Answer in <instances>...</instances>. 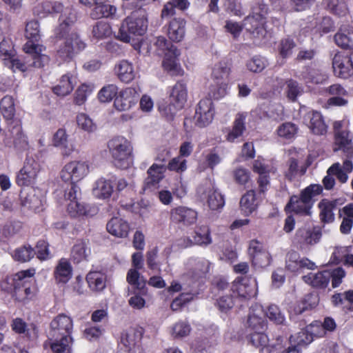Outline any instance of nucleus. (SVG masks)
Segmentation results:
<instances>
[{"instance_id": "f257e3e1", "label": "nucleus", "mask_w": 353, "mask_h": 353, "mask_svg": "<svg viewBox=\"0 0 353 353\" xmlns=\"http://www.w3.org/2000/svg\"><path fill=\"white\" fill-rule=\"evenodd\" d=\"M44 9L48 12L61 13L59 26L55 30L57 37L65 38V41L57 50V55L62 59L72 58L75 54L83 50L85 43L76 32L69 34L70 26L76 20V14L70 7L64 8L59 2L46 3Z\"/></svg>"}, {"instance_id": "f03ea898", "label": "nucleus", "mask_w": 353, "mask_h": 353, "mask_svg": "<svg viewBox=\"0 0 353 353\" xmlns=\"http://www.w3.org/2000/svg\"><path fill=\"white\" fill-rule=\"evenodd\" d=\"M147 12L145 9L137 8L121 23L118 37L122 41L128 43L132 36H141L147 30Z\"/></svg>"}, {"instance_id": "7ed1b4c3", "label": "nucleus", "mask_w": 353, "mask_h": 353, "mask_svg": "<svg viewBox=\"0 0 353 353\" xmlns=\"http://www.w3.org/2000/svg\"><path fill=\"white\" fill-rule=\"evenodd\" d=\"M108 147L116 167L125 170L132 165V146L127 139L115 137L108 141Z\"/></svg>"}, {"instance_id": "20e7f679", "label": "nucleus", "mask_w": 353, "mask_h": 353, "mask_svg": "<svg viewBox=\"0 0 353 353\" xmlns=\"http://www.w3.org/2000/svg\"><path fill=\"white\" fill-rule=\"evenodd\" d=\"M323 188L319 184H312L301 191L300 196L293 195L286 205L296 214L310 216L313 205V197L322 192Z\"/></svg>"}, {"instance_id": "39448f33", "label": "nucleus", "mask_w": 353, "mask_h": 353, "mask_svg": "<svg viewBox=\"0 0 353 353\" xmlns=\"http://www.w3.org/2000/svg\"><path fill=\"white\" fill-rule=\"evenodd\" d=\"M73 330L72 319L64 314L55 316L50 324L48 332V340H57L59 338H72Z\"/></svg>"}, {"instance_id": "423d86ee", "label": "nucleus", "mask_w": 353, "mask_h": 353, "mask_svg": "<svg viewBox=\"0 0 353 353\" xmlns=\"http://www.w3.org/2000/svg\"><path fill=\"white\" fill-rule=\"evenodd\" d=\"M89 173V165L85 161H74L68 163L61 172V179L75 183L83 179Z\"/></svg>"}, {"instance_id": "0eeeda50", "label": "nucleus", "mask_w": 353, "mask_h": 353, "mask_svg": "<svg viewBox=\"0 0 353 353\" xmlns=\"http://www.w3.org/2000/svg\"><path fill=\"white\" fill-rule=\"evenodd\" d=\"M25 52L28 54L26 64L29 67L42 68L49 62L48 56L43 54L45 50L43 46L28 41L23 46Z\"/></svg>"}, {"instance_id": "6e6552de", "label": "nucleus", "mask_w": 353, "mask_h": 353, "mask_svg": "<svg viewBox=\"0 0 353 353\" xmlns=\"http://www.w3.org/2000/svg\"><path fill=\"white\" fill-rule=\"evenodd\" d=\"M39 165L32 158L27 157L23 167L17 176V183L20 186H29L34 183Z\"/></svg>"}, {"instance_id": "1a4fd4ad", "label": "nucleus", "mask_w": 353, "mask_h": 353, "mask_svg": "<svg viewBox=\"0 0 353 353\" xmlns=\"http://www.w3.org/2000/svg\"><path fill=\"white\" fill-rule=\"evenodd\" d=\"M214 116L212 101L210 99H204L199 101L193 117L194 126L203 128L211 123Z\"/></svg>"}, {"instance_id": "9d476101", "label": "nucleus", "mask_w": 353, "mask_h": 353, "mask_svg": "<svg viewBox=\"0 0 353 353\" xmlns=\"http://www.w3.org/2000/svg\"><path fill=\"white\" fill-rule=\"evenodd\" d=\"M197 212L185 206H178L170 210V221L176 224L189 226L196 223Z\"/></svg>"}, {"instance_id": "9b49d317", "label": "nucleus", "mask_w": 353, "mask_h": 353, "mask_svg": "<svg viewBox=\"0 0 353 353\" xmlns=\"http://www.w3.org/2000/svg\"><path fill=\"white\" fill-rule=\"evenodd\" d=\"M245 29L252 34L253 37L262 39L266 37L268 31L265 26V18L261 15L254 14L247 17L244 19Z\"/></svg>"}, {"instance_id": "f8f14e48", "label": "nucleus", "mask_w": 353, "mask_h": 353, "mask_svg": "<svg viewBox=\"0 0 353 353\" xmlns=\"http://www.w3.org/2000/svg\"><path fill=\"white\" fill-rule=\"evenodd\" d=\"M230 291L241 298L250 299L254 296L256 293V282L254 279L248 278L235 280L232 283Z\"/></svg>"}, {"instance_id": "ddd939ff", "label": "nucleus", "mask_w": 353, "mask_h": 353, "mask_svg": "<svg viewBox=\"0 0 353 353\" xmlns=\"http://www.w3.org/2000/svg\"><path fill=\"white\" fill-rule=\"evenodd\" d=\"M334 74L340 78L347 79L353 74V65L350 56L337 53L332 60Z\"/></svg>"}, {"instance_id": "4468645a", "label": "nucleus", "mask_w": 353, "mask_h": 353, "mask_svg": "<svg viewBox=\"0 0 353 353\" xmlns=\"http://www.w3.org/2000/svg\"><path fill=\"white\" fill-rule=\"evenodd\" d=\"M166 169L163 164H152L147 171L148 177L144 181L143 190L152 191L158 188L159 183L164 178Z\"/></svg>"}, {"instance_id": "2eb2a0df", "label": "nucleus", "mask_w": 353, "mask_h": 353, "mask_svg": "<svg viewBox=\"0 0 353 353\" xmlns=\"http://www.w3.org/2000/svg\"><path fill=\"white\" fill-rule=\"evenodd\" d=\"M4 142L7 146H14L19 150L26 149L28 145L27 138L23 132L21 125L19 124L12 126L6 134Z\"/></svg>"}, {"instance_id": "dca6fc26", "label": "nucleus", "mask_w": 353, "mask_h": 353, "mask_svg": "<svg viewBox=\"0 0 353 353\" xmlns=\"http://www.w3.org/2000/svg\"><path fill=\"white\" fill-rule=\"evenodd\" d=\"M334 151H341L345 157L352 159L353 157L352 136L349 130L338 132L334 136Z\"/></svg>"}, {"instance_id": "f3484780", "label": "nucleus", "mask_w": 353, "mask_h": 353, "mask_svg": "<svg viewBox=\"0 0 353 353\" xmlns=\"http://www.w3.org/2000/svg\"><path fill=\"white\" fill-rule=\"evenodd\" d=\"M304 121L313 134L323 135L327 132V126L319 112H308L304 117Z\"/></svg>"}, {"instance_id": "a211bd4d", "label": "nucleus", "mask_w": 353, "mask_h": 353, "mask_svg": "<svg viewBox=\"0 0 353 353\" xmlns=\"http://www.w3.org/2000/svg\"><path fill=\"white\" fill-rule=\"evenodd\" d=\"M77 76L68 72L61 76L57 85L52 88L53 92L60 97H65L72 92L77 83Z\"/></svg>"}, {"instance_id": "6ab92c4d", "label": "nucleus", "mask_w": 353, "mask_h": 353, "mask_svg": "<svg viewBox=\"0 0 353 353\" xmlns=\"http://www.w3.org/2000/svg\"><path fill=\"white\" fill-rule=\"evenodd\" d=\"M20 198L23 207L34 212H39L42 207V200L37 195L36 190L32 187L21 191Z\"/></svg>"}, {"instance_id": "aec40b11", "label": "nucleus", "mask_w": 353, "mask_h": 353, "mask_svg": "<svg viewBox=\"0 0 353 353\" xmlns=\"http://www.w3.org/2000/svg\"><path fill=\"white\" fill-rule=\"evenodd\" d=\"M134 89L128 88L121 91L114 101L115 108L119 111H126L132 108L137 101Z\"/></svg>"}, {"instance_id": "412c9836", "label": "nucleus", "mask_w": 353, "mask_h": 353, "mask_svg": "<svg viewBox=\"0 0 353 353\" xmlns=\"http://www.w3.org/2000/svg\"><path fill=\"white\" fill-rule=\"evenodd\" d=\"M321 237V233L319 230H312L306 228H299L295 235L296 242L300 245H314L317 243Z\"/></svg>"}, {"instance_id": "4be33fe9", "label": "nucleus", "mask_w": 353, "mask_h": 353, "mask_svg": "<svg viewBox=\"0 0 353 353\" xmlns=\"http://www.w3.org/2000/svg\"><path fill=\"white\" fill-rule=\"evenodd\" d=\"M262 314L263 309L261 306H257L256 309L252 310L247 321L248 329L250 332L265 330L266 323L262 317Z\"/></svg>"}, {"instance_id": "5701e85b", "label": "nucleus", "mask_w": 353, "mask_h": 353, "mask_svg": "<svg viewBox=\"0 0 353 353\" xmlns=\"http://www.w3.org/2000/svg\"><path fill=\"white\" fill-rule=\"evenodd\" d=\"M106 228L108 232L119 238L126 237L129 232L128 223L119 217H113L107 223Z\"/></svg>"}, {"instance_id": "b1692460", "label": "nucleus", "mask_w": 353, "mask_h": 353, "mask_svg": "<svg viewBox=\"0 0 353 353\" xmlns=\"http://www.w3.org/2000/svg\"><path fill=\"white\" fill-rule=\"evenodd\" d=\"M113 192V185L110 180L103 177L97 179L92 188L93 195L99 199H106L110 197Z\"/></svg>"}, {"instance_id": "393cba45", "label": "nucleus", "mask_w": 353, "mask_h": 353, "mask_svg": "<svg viewBox=\"0 0 353 353\" xmlns=\"http://www.w3.org/2000/svg\"><path fill=\"white\" fill-rule=\"evenodd\" d=\"M88 287L93 292H102L106 286L107 276L101 271H90L86 276Z\"/></svg>"}, {"instance_id": "a878e982", "label": "nucleus", "mask_w": 353, "mask_h": 353, "mask_svg": "<svg viewBox=\"0 0 353 353\" xmlns=\"http://www.w3.org/2000/svg\"><path fill=\"white\" fill-rule=\"evenodd\" d=\"M307 284L316 288H325L330 280V274L328 270L319 272L316 274L310 273L302 277Z\"/></svg>"}, {"instance_id": "bb28decb", "label": "nucleus", "mask_w": 353, "mask_h": 353, "mask_svg": "<svg viewBox=\"0 0 353 353\" xmlns=\"http://www.w3.org/2000/svg\"><path fill=\"white\" fill-rule=\"evenodd\" d=\"M248 117L247 112H239L236 115L232 130L227 135V140L234 142L236 139L241 137L245 130V119Z\"/></svg>"}, {"instance_id": "cd10ccee", "label": "nucleus", "mask_w": 353, "mask_h": 353, "mask_svg": "<svg viewBox=\"0 0 353 353\" xmlns=\"http://www.w3.org/2000/svg\"><path fill=\"white\" fill-rule=\"evenodd\" d=\"M185 20L180 18L173 19L169 23L168 35L174 42L181 41L185 36Z\"/></svg>"}, {"instance_id": "c85d7f7f", "label": "nucleus", "mask_w": 353, "mask_h": 353, "mask_svg": "<svg viewBox=\"0 0 353 353\" xmlns=\"http://www.w3.org/2000/svg\"><path fill=\"white\" fill-rule=\"evenodd\" d=\"M337 204L338 201L336 200L323 199L319 203V216L322 222L329 223L334 221L333 210L336 209Z\"/></svg>"}, {"instance_id": "c756f323", "label": "nucleus", "mask_w": 353, "mask_h": 353, "mask_svg": "<svg viewBox=\"0 0 353 353\" xmlns=\"http://www.w3.org/2000/svg\"><path fill=\"white\" fill-rule=\"evenodd\" d=\"M115 71L118 78L126 83L132 81L136 76L132 64L126 60H122L117 64Z\"/></svg>"}, {"instance_id": "7c9ffc66", "label": "nucleus", "mask_w": 353, "mask_h": 353, "mask_svg": "<svg viewBox=\"0 0 353 353\" xmlns=\"http://www.w3.org/2000/svg\"><path fill=\"white\" fill-rule=\"evenodd\" d=\"M117 12V8L108 3L97 1L90 12V16L94 19L101 18H112Z\"/></svg>"}, {"instance_id": "2f4dec72", "label": "nucleus", "mask_w": 353, "mask_h": 353, "mask_svg": "<svg viewBox=\"0 0 353 353\" xmlns=\"http://www.w3.org/2000/svg\"><path fill=\"white\" fill-rule=\"evenodd\" d=\"M318 326H314L312 324L307 325L305 328L302 329L294 336L290 337L291 339L296 343L295 345L299 346H306L311 343L314 339V334L315 328Z\"/></svg>"}, {"instance_id": "473e14b6", "label": "nucleus", "mask_w": 353, "mask_h": 353, "mask_svg": "<svg viewBox=\"0 0 353 353\" xmlns=\"http://www.w3.org/2000/svg\"><path fill=\"white\" fill-rule=\"evenodd\" d=\"M90 254V249L88 243L83 241H78L71 250V259L77 263L87 260Z\"/></svg>"}, {"instance_id": "72a5a7b5", "label": "nucleus", "mask_w": 353, "mask_h": 353, "mask_svg": "<svg viewBox=\"0 0 353 353\" xmlns=\"http://www.w3.org/2000/svg\"><path fill=\"white\" fill-rule=\"evenodd\" d=\"M258 207L254 190H249L243 194L240 201V208L246 216L251 214Z\"/></svg>"}, {"instance_id": "f704fd0d", "label": "nucleus", "mask_w": 353, "mask_h": 353, "mask_svg": "<svg viewBox=\"0 0 353 353\" xmlns=\"http://www.w3.org/2000/svg\"><path fill=\"white\" fill-rule=\"evenodd\" d=\"M72 338H59L57 340H48L44 346L48 344L52 353H71Z\"/></svg>"}, {"instance_id": "c9c22d12", "label": "nucleus", "mask_w": 353, "mask_h": 353, "mask_svg": "<svg viewBox=\"0 0 353 353\" xmlns=\"http://www.w3.org/2000/svg\"><path fill=\"white\" fill-rule=\"evenodd\" d=\"M126 281L130 285L133 286L134 290L141 291L142 294H146V281L144 277L141 276L138 270L130 269L127 273Z\"/></svg>"}, {"instance_id": "e433bc0d", "label": "nucleus", "mask_w": 353, "mask_h": 353, "mask_svg": "<svg viewBox=\"0 0 353 353\" xmlns=\"http://www.w3.org/2000/svg\"><path fill=\"white\" fill-rule=\"evenodd\" d=\"M72 276V268L70 263L64 259L60 260L54 271V276L58 283H67Z\"/></svg>"}, {"instance_id": "4c0bfd02", "label": "nucleus", "mask_w": 353, "mask_h": 353, "mask_svg": "<svg viewBox=\"0 0 353 353\" xmlns=\"http://www.w3.org/2000/svg\"><path fill=\"white\" fill-rule=\"evenodd\" d=\"M170 98L172 102L183 108L187 99V89L185 84L181 82L176 83L172 90Z\"/></svg>"}, {"instance_id": "58836bf2", "label": "nucleus", "mask_w": 353, "mask_h": 353, "mask_svg": "<svg viewBox=\"0 0 353 353\" xmlns=\"http://www.w3.org/2000/svg\"><path fill=\"white\" fill-rule=\"evenodd\" d=\"M191 244L200 246H207L212 243L210 232L208 227L203 226L196 230L192 235V239H190Z\"/></svg>"}, {"instance_id": "ea45409f", "label": "nucleus", "mask_w": 353, "mask_h": 353, "mask_svg": "<svg viewBox=\"0 0 353 353\" xmlns=\"http://www.w3.org/2000/svg\"><path fill=\"white\" fill-rule=\"evenodd\" d=\"M180 55V51L177 48L171 45L169 52H165V58L163 61V66L167 70H176L178 66L177 58Z\"/></svg>"}, {"instance_id": "a19ab883", "label": "nucleus", "mask_w": 353, "mask_h": 353, "mask_svg": "<svg viewBox=\"0 0 353 353\" xmlns=\"http://www.w3.org/2000/svg\"><path fill=\"white\" fill-rule=\"evenodd\" d=\"M207 202L212 210L222 208L225 205L223 196L214 188H209L207 192Z\"/></svg>"}, {"instance_id": "79ce46f5", "label": "nucleus", "mask_w": 353, "mask_h": 353, "mask_svg": "<svg viewBox=\"0 0 353 353\" xmlns=\"http://www.w3.org/2000/svg\"><path fill=\"white\" fill-rule=\"evenodd\" d=\"M141 339V333L135 328L130 327L121 334V341L125 347L134 346Z\"/></svg>"}, {"instance_id": "37998d69", "label": "nucleus", "mask_w": 353, "mask_h": 353, "mask_svg": "<svg viewBox=\"0 0 353 353\" xmlns=\"http://www.w3.org/2000/svg\"><path fill=\"white\" fill-rule=\"evenodd\" d=\"M189 5L188 0H170L164 6L161 16L163 17L172 16L175 14V8L185 10L189 7Z\"/></svg>"}, {"instance_id": "c03bdc74", "label": "nucleus", "mask_w": 353, "mask_h": 353, "mask_svg": "<svg viewBox=\"0 0 353 353\" xmlns=\"http://www.w3.org/2000/svg\"><path fill=\"white\" fill-rule=\"evenodd\" d=\"M35 255L36 250L30 245H25L16 249L12 256L15 261L24 263L30 261Z\"/></svg>"}, {"instance_id": "a18cd8bd", "label": "nucleus", "mask_w": 353, "mask_h": 353, "mask_svg": "<svg viewBox=\"0 0 353 353\" xmlns=\"http://www.w3.org/2000/svg\"><path fill=\"white\" fill-rule=\"evenodd\" d=\"M319 299L316 295L308 294L304 296L300 303L294 308L296 314H301L307 310H310L316 307L318 304Z\"/></svg>"}, {"instance_id": "49530a36", "label": "nucleus", "mask_w": 353, "mask_h": 353, "mask_svg": "<svg viewBox=\"0 0 353 353\" xmlns=\"http://www.w3.org/2000/svg\"><path fill=\"white\" fill-rule=\"evenodd\" d=\"M230 71L231 63L228 61H221L214 65L212 76L217 80H225L228 78Z\"/></svg>"}, {"instance_id": "de8ad7c7", "label": "nucleus", "mask_w": 353, "mask_h": 353, "mask_svg": "<svg viewBox=\"0 0 353 353\" xmlns=\"http://www.w3.org/2000/svg\"><path fill=\"white\" fill-rule=\"evenodd\" d=\"M190 332L191 327L188 322L179 321L172 325L170 334L174 339H182L188 336Z\"/></svg>"}, {"instance_id": "09e8293b", "label": "nucleus", "mask_w": 353, "mask_h": 353, "mask_svg": "<svg viewBox=\"0 0 353 353\" xmlns=\"http://www.w3.org/2000/svg\"><path fill=\"white\" fill-rule=\"evenodd\" d=\"M181 108V107H179L177 104L172 102V101L169 103L163 102L159 105V110L161 114L168 121L172 120L177 111Z\"/></svg>"}, {"instance_id": "8fccbe9b", "label": "nucleus", "mask_w": 353, "mask_h": 353, "mask_svg": "<svg viewBox=\"0 0 353 353\" xmlns=\"http://www.w3.org/2000/svg\"><path fill=\"white\" fill-rule=\"evenodd\" d=\"M0 110L6 119H12L15 112L13 98L10 96L4 97L0 102Z\"/></svg>"}, {"instance_id": "3c124183", "label": "nucleus", "mask_w": 353, "mask_h": 353, "mask_svg": "<svg viewBox=\"0 0 353 353\" xmlns=\"http://www.w3.org/2000/svg\"><path fill=\"white\" fill-rule=\"evenodd\" d=\"M117 86L114 84H109L101 89L98 93V98L102 103H108L117 96Z\"/></svg>"}, {"instance_id": "603ef678", "label": "nucleus", "mask_w": 353, "mask_h": 353, "mask_svg": "<svg viewBox=\"0 0 353 353\" xmlns=\"http://www.w3.org/2000/svg\"><path fill=\"white\" fill-rule=\"evenodd\" d=\"M300 254L296 251H290L285 257V268L292 272H298L300 270Z\"/></svg>"}, {"instance_id": "864d4df0", "label": "nucleus", "mask_w": 353, "mask_h": 353, "mask_svg": "<svg viewBox=\"0 0 353 353\" xmlns=\"http://www.w3.org/2000/svg\"><path fill=\"white\" fill-rule=\"evenodd\" d=\"M92 32L94 37L101 39L110 37L112 30L108 23L99 21L93 26Z\"/></svg>"}, {"instance_id": "5fc2aeb1", "label": "nucleus", "mask_w": 353, "mask_h": 353, "mask_svg": "<svg viewBox=\"0 0 353 353\" xmlns=\"http://www.w3.org/2000/svg\"><path fill=\"white\" fill-rule=\"evenodd\" d=\"M67 210L70 216L73 217L88 214L87 206L81 203L79 199L70 201L68 204Z\"/></svg>"}, {"instance_id": "6e6d98bb", "label": "nucleus", "mask_w": 353, "mask_h": 353, "mask_svg": "<svg viewBox=\"0 0 353 353\" xmlns=\"http://www.w3.org/2000/svg\"><path fill=\"white\" fill-rule=\"evenodd\" d=\"M297 126L291 122H286L281 125L277 129L278 135L286 139H291L297 133Z\"/></svg>"}, {"instance_id": "4d7b16f0", "label": "nucleus", "mask_w": 353, "mask_h": 353, "mask_svg": "<svg viewBox=\"0 0 353 353\" xmlns=\"http://www.w3.org/2000/svg\"><path fill=\"white\" fill-rule=\"evenodd\" d=\"M266 316L276 325H281L285 321V316L276 305H270L265 311Z\"/></svg>"}, {"instance_id": "13d9d810", "label": "nucleus", "mask_w": 353, "mask_h": 353, "mask_svg": "<svg viewBox=\"0 0 353 353\" xmlns=\"http://www.w3.org/2000/svg\"><path fill=\"white\" fill-rule=\"evenodd\" d=\"M302 77L307 83H321L326 78L325 74H323L319 70L308 68L306 72L302 73Z\"/></svg>"}, {"instance_id": "bf43d9fd", "label": "nucleus", "mask_w": 353, "mask_h": 353, "mask_svg": "<svg viewBox=\"0 0 353 353\" xmlns=\"http://www.w3.org/2000/svg\"><path fill=\"white\" fill-rule=\"evenodd\" d=\"M78 126L87 132H94L97 127L93 121L85 114L81 113L77 117Z\"/></svg>"}, {"instance_id": "052dcab7", "label": "nucleus", "mask_w": 353, "mask_h": 353, "mask_svg": "<svg viewBox=\"0 0 353 353\" xmlns=\"http://www.w3.org/2000/svg\"><path fill=\"white\" fill-rule=\"evenodd\" d=\"M93 90L92 85L82 84L76 91L74 102L76 104L80 105L83 104L88 96L91 94Z\"/></svg>"}, {"instance_id": "680f3d73", "label": "nucleus", "mask_w": 353, "mask_h": 353, "mask_svg": "<svg viewBox=\"0 0 353 353\" xmlns=\"http://www.w3.org/2000/svg\"><path fill=\"white\" fill-rule=\"evenodd\" d=\"M327 8L331 12L339 17L345 16L348 11L347 5L339 0H329Z\"/></svg>"}, {"instance_id": "e2e57ef3", "label": "nucleus", "mask_w": 353, "mask_h": 353, "mask_svg": "<svg viewBox=\"0 0 353 353\" xmlns=\"http://www.w3.org/2000/svg\"><path fill=\"white\" fill-rule=\"evenodd\" d=\"M26 37L31 40L30 41L33 43V41H38L40 35H39V25L37 21H30L27 23L26 26Z\"/></svg>"}, {"instance_id": "0e129e2a", "label": "nucleus", "mask_w": 353, "mask_h": 353, "mask_svg": "<svg viewBox=\"0 0 353 353\" xmlns=\"http://www.w3.org/2000/svg\"><path fill=\"white\" fill-rule=\"evenodd\" d=\"M267 65V60L262 57H254L247 63L248 69L253 72H261Z\"/></svg>"}, {"instance_id": "69168bd1", "label": "nucleus", "mask_w": 353, "mask_h": 353, "mask_svg": "<svg viewBox=\"0 0 353 353\" xmlns=\"http://www.w3.org/2000/svg\"><path fill=\"white\" fill-rule=\"evenodd\" d=\"M233 177L236 183L240 185H245L250 180V172L244 168L239 167L234 170Z\"/></svg>"}, {"instance_id": "338daca9", "label": "nucleus", "mask_w": 353, "mask_h": 353, "mask_svg": "<svg viewBox=\"0 0 353 353\" xmlns=\"http://www.w3.org/2000/svg\"><path fill=\"white\" fill-rule=\"evenodd\" d=\"M268 339L264 331L250 332V342L255 347L265 346L268 343Z\"/></svg>"}, {"instance_id": "774afa93", "label": "nucleus", "mask_w": 353, "mask_h": 353, "mask_svg": "<svg viewBox=\"0 0 353 353\" xmlns=\"http://www.w3.org/2000/svg\"><path fill=\"white\" fill-rule=\"evenodd\" d=\"M286 84L288 97L294 101L296 100V97L301 94L302 88L299 85L298 82L293 79L288 80Z\"/></svg>"}]
</instances>
